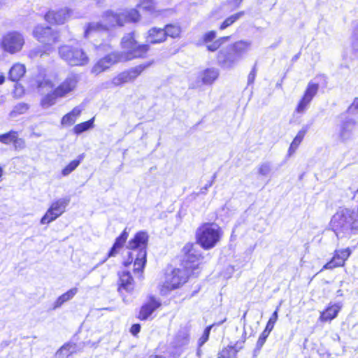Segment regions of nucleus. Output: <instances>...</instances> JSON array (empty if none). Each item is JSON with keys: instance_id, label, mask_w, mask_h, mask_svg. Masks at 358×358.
Segmentation results:
<instances>
[{"instance_id": "nucleus-50", "label": "nucleus", "mask_w": 358, "mask_h": 358, "mask_svg": "<svg viewBox=\"0 0 358 358\" xmlns=\"http://www.w3.org/2000/svg\"><path fill=\"white\" fill-rule=\"evenodd\" d=\"M351 106L354 107L355 109H358V97L354 99Z\"/></svg>"}, {"instance_id": "nucleus-14", "label": "nucleus", "mask_w": 358, "mask_h": 358, "mask_svg": "<svg viewBox=\"0 0 358 358\" xmlns=\"http://www.w3.org/2000/svg\"><path fill=\"white\" fill-rule=\"evenodd\" d=\"M70 199L67 197L58 199L54 201L41 219V224H48L61 216L65 211Z\"/></svg>"}, {"instance_id": "nucleus-28", "label": "nucleus", "mask_w": 358, "mask_h": 358, "mask_svg": "<svg viewBox=\"0 0 358 358\" xmlns=\"http://www.w3.org/2000/svg\"><path fill=\"white\" fill-rule=\"evenodd\" d=\"M121 14L124 19V25L126 23H136L141 20V17L139 11L136 8L124 10L121 12Z\"/></svg>"}, {"instance_id": "nucleus-54", "label": "nucleus", "mask_w": 358, "mask_h": 358, "mask_svg": "<svg viewBox=\"0 0 358 358\" xmlns=\"http://www.w3.org/2000/svg\"><path fill=\"white\" fill-rule=\"evenodd\" d=\"M2 176H3V169H2V168L0 166V181H1Z\"/></svg>"}, {"instance_id": "nucleus-24", "label": "nucleus", "mask_w": 358, "mask_h": 358, "mask_svg": "<svg viewBox=\"0 0 358 358\" xmlns=\"http://www.w3.org/2000/svg\"><path fill=\"white\" fill-rule=\"evenodd\" d=\"M26 73V66L24 64L17 62L10 67L8 79L13 83H18L22 80Z\"/></svg>"}, {"instance_id": "nucleus-42", "label": "nucleus", "mask_w": 358, "mask_h": 358, "mask_svg": "<svg viewBox=\"0 0 358 358\" xmlns=\"http://www.w3.org/2000/svg\"><path fill=\"white\" fill-rule=\"evenodd\" d=\"M141 324L139 323H135L131 326V327L129 329V332L134 337H137L138 334L141 331Z\"/></svg>"}, {"instance_id": "nucleus-45", "label": "nucleus", "mask_w": 358, "mask_h": 358, "mask_svg": "<svg viewBox=\"0 0 358 358\" xmlns=\"http://www.w3.org/2000/svg\"><path fill=\"white\" fill-rule=\"evenodd\" d=\"M269 166L266 164H262L259 168V173L261 175L265 176L269 172Z\"/></svg>"}, {"instance_id": "nucleus-26", "label": "nucleus", "mask_w": 358, "mask_h": 358, "mask_svg": "<svg viewBox=\"0 0 358 358\" xmlns=\"http://www.w3.org/2000/svg\"><path fill=\"white\" fill-rule=\"evenodd\" d=\"M308 127H303L300 131H298L297 134L293 139L292 142L291 143L289 148L288 149V155L291 156L293 155L297 148H299V145L303 141L306 134L308 132Z\"/></svg>"}, {"instance_id": "nucleus-47", "label": "nucleus", "mask_w": 358, "mask_h": 358, "mask_svg": "<svg viewBox=\"0 0 358 358\" xmlns=\"http://www.w3.org/2000/svg\"><path fill=\"white\" fill-rule=\"evenodd\" d=\"M278 310H279V306H278L276 308V309L272 313V315H271V317H270V318L268 319V321L275 323L277 322V320H278Z\"/></svg>"}, {"instance_id": "nucleus-32", "label": "nucleus", "mask_w": 358, "mask_h": 358, "mask_svg": "<svg viewBox=\"0 0 358 358\" xmlns=\"http://www.w3.org/2000/svg\"><path fill=\"white\" fill-rule=\"evenodd\" d=\"M356 124L355 120H348L343 122L341 126L339 137L342 141H345L350 138L351 127Z\"/></svg>"}, {"instance_id": "nucleus-56", "label": "nucleus", "mask_w": 358, "mask_h": 358, "mask_svg": "<svg viewBox=\"0 0 358 358\" xmlns=\"http://www.w3.org/2000/svg\"><path fill=\"white\" fill-rule=\"evenodd\" d=\"M180 356V354H178L176 356H173V358L178 357Z\"/></svg>"}, {"instance_id": "nucleus-15", "label": "nucleus", "mask_w": 358, "mask_h": 358, "mask_svg": "<svg viewBox=\"0 0 358 358\" xmlns=\"http://www.w3.org/2000/svg\"><path fill=\"white\" fill-rule=\"evenodd\" d=\"M351 255L352 250L350 248L335 250L330 260L322 266L320 272L345 266Z\"/></svg>"}, {"instance_id": "nucleus-40", "label": "nucleus", "mask_w": 358, "mask_h": 358, "mask_svg": "<svg viewBox=\"0 0 358 358\" xmlns=\"http://www.w3.org/2000/svg\"><path fill=\"white\" fill-rule=\"evenodd\" d=\"M243 0H227L226 6L229 12H232L238 9L242 4Z\"/></svg>"}, {"instance_id": "nucleus-51", "label": "nucleus", "mask_w": 358, "mask_h": 358, "mask_svg": "<svg viewBox=\"0 0 358 358\" xmlns=\"http://www.w3.org/2000/svg\"><path fill=\"white\" fill-rule=\"evenodd\" d=\"M147 358H166L162 355H156V354H152V355H150V356H148Z\"/></svg>"}, {"instance_id": "nucleus-5", "label": "nucleus", "mask_w": 358, "mask_h": 358, "mask_svg": "<svg viewBox=\"0 0 358 358\" xmlns=\"http://www.w3.org/2000/svg\"><path fill=\"white\" fill-rule=\"evenodd\" d=\"M223 231L218 225L213 222H203L195 232L196 243L205 250L215 248L221 241Z\"/></svg>"}, {"instance_id": "nucleus-35", "label": "nucleus", "mask_w": 358, "mask_h": 358, "mask_svg": "<svg viewBox=\"0 0 358 358\" xmlns=\"http://www.w3.org/2000/svg\"><path fill=\"white\" fill-rule=\"evenodd\" d=\"M164 31L166 33V37L168 36L176 38L180 36L181 34V28L179 25L176 24H166L164 28Z\"/></svg>"}, {"instance_id": "nucleus-4", "label": "nucleus", "mask_w": 358, "mask_h": 358, "mask_svg": "<svg viewBox=\"0 0 358 358\" xmlns=\"http://www.w3.org/2000/svg\"><path fill=\"white\" fill-rule=\"evenodd\" d=\"M103 23L89 22L85 25L83 32L85 38H90L100 33L108 31L115 27H123L124 19L121 13L106 10L102 15Z\"/></svg>"}, {"instance_id": "nucleus-20", "label": "nucleus", "mask_w": 358, "mask_h": 358, "mask_svg": "<svg viewBox=\"0 0 358 358\" xmlns=\"http://www.w3.org/2000/svg\"><path fill=\"white\" fill-rule=\"evenodd\" d=\"M129 233V229L126 227L120 234L116 237L112 247L106 255V259L112 257H115L119 253L120 250L124 247L128 239Z\"/></svg>"}, {"instance_id": "nucleus-43", "label": "nucleus", "mask_w": 358, "mask_h": 358, "mask_svg": "<svg viewBox=\"0 0 358 358\" xmlns=\"http://www.w3.org/2000/svg\"><path fill=\"white\" fill-rule=\"evenodd\" d=\"M140 1H141V5H143L146 2L150 3L148 6H144V9L150 10V11H154L155 10V4H154L152 0H140Z\"/></svg>"}, {"instance_id": "nucleus-55", "label": "nucleus", "mask_w": 358, "mask_h": 358, "mask_svg": "<svg viewBox=\"0 0 358 358\" xmlns=\"http://www.w3.org/2000/svg\"><path fill=\"white\" fill-rule=\"evenodd\" d=\"M38 87H42V83H39L38 84Z\"/></svg>"}, {"instance_id": "nucleus-25", "label": "nucleus", "mask_w": 358, "mask_h": 358, "mask_svg": "<svg viewBox=\"0 0 358 358\" xmlns=\"http://www.w3.org/2000/svg\"><path fill=\"white\" fill-rule=\"evenodd\" d=\"M81 113L82 110L79 107H74L69 113L62 117L61 124L64 127L73 125Z\"/></svg>"}, {"instance_id": "nucleus-21", "label": "nucleus", "mask_w": 358, "mask_h": 358, "mask_svg": "<svg viewBox=\"0 0 358 358\" xmlns=\"http://www.w3.org/2000/svg\"><path fill=\"white\" fill-rule=\"evenodd\" d=\"M146 40L148 42L147 44L149 45L150 48V44H158L166 41V37L164 29L157 27L150 29L147 34ZM138 43L141 44L139 42Z\"/></svg>"}, {"instance_id": "nucleus-33", "label": "nucleus", "mask_w": 358, "mask_h": 358, "mask_svg": "<svg viewBox=\"0 0 358 358\" xmlns=\"http://www.w3.org/2000/svg\"><path fill=\"white\" fill-rule=\"evenodd\" d=\"M94 117H92L87 121L77 124L73 128V134L80 135L84 131H86L94 127Z\"/></svg>"}, {"instance_id": "nucleus-52", "label": "nucleus", "mask_w": 358, "mask_h": 358, "mask_svg": "<svg viewBox=\"0 0 358 358\" xmlns=\"http://www.w3.org/2000/svg\"><path fill=\"white\" fill-rule=\"evenodd\" d=\"M5 76L3 73H1L0 74V85H2L3 84V83L5 82Z\"/></svg>"}, {"instance_id": "nucleus-38", "label": "nucleus", "mask_w": 358, "mask_h": 358, "mask_svg": "<svg viewBox=\"0 0 358 358\" xmlns=\"http://www.w3.org/2000/svg\"><path fill=\"white\" fill-rule=\"evenodd\" d=\"M310 102H311L310 99H307V98L304 97L303 96H302L295 108V112L296 113H304L306 110V109L308 108Z\"/></svg>"}, {"instance_id": "nucleus-17", "label": "nucleus", "mask_w": 358, "mask_h": 358, "mask_svg": "<svg viewBox=\"0 0 358 358\" xmlns=\"http://www.w3.org/2000/svg\"><path fill=\"white\" fill-rule=\"evenodd\" d=\"M135 289V281L129 271L117 273V290L120 294L131 293Z\"/></svg>"}, {"instance_id": "nucleus-9", "label": "nucleus", "mask_w": 358, "mask_h": 358, "mask_svg": "<svg viewBox=\"0 0 358 358\" xmlns=\"http://www.w3.org/2000/svg\"><path fill=\"white\" fill-rule=\"evenodd\" d=\"M250 47V43L246 41L240 40L231 43L227 50H221L217 55L216 59L220 66L224 67H231L238 58L246 53Z\"/></svg>"}, {"instance_id": "nucleus-22", "label": "nucleus", "mask_w": 358, "mask_h": 358, "mask_svg": "<svg viewBox=\"0 0 358 358\" xmlns=\"http://www.w3.org/2000/svg\"><path fill=\"white\" fill-rule=\"evenodd\" d=\"M219 76V71L215 68L210 67L201 71L199 74L198 79L204 85H211Z\"/></svg>"}, {"instance_id": "nucleus-8", "label": "nucleus", "mask_w": 358, "mask_h": 358, "mask_svg": "<svg viewBox=\"0 0 358 358\" xmlns=\"http://www.w3.org/2000/svg\"><path fill=\"white\" fill-rule=\"evenodd\" d=\"M78 78L76 75L67 76L52 91L47 93L41 100V105L43 107L53 106L58 99L65 97L73 92L78 85Z\"/></svg>"}, {"instance_id": "nucleus-7", "label": "nucleus", "mask_w": 358, "mask_h": 358, "mask_svg": "<svg viewBox=\"0 0 358 358\" xmlns=\"http://www.w3.org/2000/svg\"><path fill=\"white\" fill-rule=\"evenodd\" d=\"M59 55L69 66H84L90 63V57L79 44L63 45L59 48Z\"/></svg>"}, {"instance_id": "nucleus-53", "label": "nucleus", "mask_w": 358, "mask_h": 358, "mask_svg": "<svg viewBox=\"0 0 358 358\" xmlns=\"http://www.w3.org/2000/svg\"><path fill=\"white\" fill-rule=\"evenodd\" d=\"M196 355L200 357L201 355V348H198L196 349Z\"/></svg>"}, {"instance_id": "nucleus-2", "label": "nucleus", "mask_w": 358, "mask_h": 358, "mask_svg": "<svg viewBox=\"0 0 358 358\" xmlns=\"http://www.w3.org/2000/svg\"><path fill=\"white\" fill-rule=\"evenodd\" d=\"M120 47L123 52L113 51L100 58L92 67V73L97 76L117 63L143 59L149 55V45L139 44L134 31L122 37Z\"/></svg>"}, {"instance_id": "nucleus-49", "label": "nucleus", "mask_w": 358, "mask_h": 358, "mask_svg": "<svg viewBox=\"0 0 358 358\" xmlns=\"http://www.w3.org/2000/svg\"><path fill=\"white\" fill-rule=\"evenodd\" d=\"M256 69L253 68L249 74V80L253 81L256 76Z\"/></svg>"}, {"instance_id": "nucleus-34", "label": "nucleus", "mask_w": 358, "mask_h": 358, "mask_svg": "<svg viewBox=\"0 0 358 358\" xmlns=\"http://www.w3.org/2000/svg\"><path fill=\"white\" fill-rule=\"evenodd\" d=\"M83 159V156L79 155L77 159L71 161L66 166H65L62 169L61 171L62 175L63 176H66L69 175L71 173H72L74 170L76 169V168L80 165Z\"/></svg>"}, {"instance_id": "nucleus-48", "label": "nucleus", "mask_w": 358, "mask_h": 358, "mask_svg": "<svg viewBox=\"0 0 358 358\" xmlns=\"http://www.w3.org/2000/svg\"><path fill=\"white\" fill-rule=\"evenodd\" d=\"M275 324V323H274V322H271L268 321L266 324L265 329H264V331H265V332H266V333L270 334L271 331L273 329Z\"/></svg>"}, {"instance_id": "nucleus-6", "label": "nucleus", "mask_w": 358, "mask_h": 358, "mask_svg": "<svg viewBox=\"0 0 358 358\" xmlns=\"http://www.w3.org/2000/svg\"><path fill=\"white\" fill-rule=\"evenodd\" d=\"M330 227L336 234L348 229L352 234L358 232V204L357 211L345 208L335 213L331 219Z\"/></svg>"}, {"instance_id": "nucleus-41", "label": "nucleus", "mask_w": 358, "mask_h": 358, "mask_svg": "<svg viewBox=\"0 0 358 358\" xmlns=\"http://www.w3.org/2000/svg\"><path fill=\"white\" fill-rule=\"evenodd\" d=\"M29 108V106L27 104L24 103H18L15 106L14 112L16 113L22 114L25 113Z\"/></svg>"}, {"instance_id": "nucleus-10", "label": "nucleus", "mask_w": 358, "mask_h": 358, "mask_svg": "<svg viewBox=\"0 0 358 358\" xmlns=\"http://www.w3.org/2000/svg\"><path fill=\"white\" fill-rule=\"evenodd\" d=\"M34 38L41 43L46 50H51L62 41L60 31L50 26L38 24L33 30Z\"/></svg>"}, {"instance_id": "nucleus-36", "label": "nucleus", "mask_w": 358, "mask_h": 358, "mask_svg": "<svg viewBox=\"0 0 358 358\" xmlns=\"http://www.w3.org/2000/svg\"><path fill=\"white\" fill-rule=\"evenodd\" d=\"M318 90L319 85L317 83L309 82L302 96L312 101Z\"/></svg>"}, {"instance_id": "nucleus-19", "label": "nucleus", "mask_w": 358, "mask_h": 358, "mask_svg": "<svg viewBox=\"0 0 358 358\" xmlns=\"http://www.w3.org/2000/svg\"><path fill=\"white\" fill-rule=\"evenodd\" d=\"M0 142L4 145L12 144L15 150H22L26 147L25 141L15 130L0 134Z\"/></svg>"}, {"instance_id": "nucleus-12", "label": "nucleus", "mask_w": 358, "mask_h": 358, "mask_svg": "<svg viewBox=\"0 0 358 358\" xmlns=\"http://www.w3.org/2000/svg\"><path fill=\"white\" fill-rule=\"evenodd\" d=\"M152 64L153 61L148 62L126 69L114 76L111 83L114 86H122L126 83L134 82Z\"/></svg>"}, {"instance_id": "nucleus-57", "label": "nucleus", "mask_w": 358, "mask_h": 358, "mask_svg": "<svg viewBox=\"0 0 358 358\" xmlns=\"http://www.w3.org/2000/svg\"><path fill=\"white\" fill-rule=\"evenodd\" d=\"M46 83H47V84H50V83H51V81H50V80H48V81H46Z\"/></svg>"}, {"instance_id": "nucleus-1", "label": "nucleus", "mask_w": 358, "mask_h": 358, "mask_svg": "<svg viewBox=\"0 0 358 358\" xmlns=\"http://www.w3.org/2000/svg\"><path fill=\"white\" fill-rule=\"evenodd\" d=\"M181 253L180 267L173 268L170 276L160 287V292L163 294L180 288L190 277H197L201 271L204 256L194 242L186 243Z\"/></svg>"}, {"instance_id": "nucleus-31", "label": "nucleus", "mask_w": 358, "mask_h": 358, "mask_svg": "<svg viewBox=\"0 0 358 358\" xmlns=\"http://www.w3.org/2000/svg\"><path fill=\"white\" fill-rule=\"evenodd\" d=\"M238 350L236 345H228L222 348L218 352L217 358H238Z\"/></svg>"}, {"instance_id": "nucleus-46", "label": "nucleus", "mask_w": 358, "mask_h": 358, "mask_svg": "<svg viewBox=\"0 0 358 358\" xmlns=\"http://www.w3.org/2000/svg\"><path fill=\"white\" fill-rule=\"evenodd\" d=\"M175 340L177 343L182 342V341H184V343H186L189 341V335L188 334H186L185 336L177 335L175 337Z\"/></svg>"}, {"instance_id": "nucleus-18", "label": "nucleus", "mask_w": 358, "mask_h": 358, "mask_svg": "<svg viewBox=\"0 0 358 358\" xmlns=\"http://www.w3.org/2000/svg\"><path fill=\"white\" fill-rule=\"evenodd\" d=\"M217 33L214 30L206 32L201 38L202 43L206 45L207 50L211 52L217 51L224 42L229 41L230 36H222L216 38Z\"/></svg>"}, {"instance_id": "nucleus-11", "label": "nucleus", "mask_w": 358, "mask_h": 358, "mask_svg": "<svg viewBox=\"0 0 358 358\" xmlns=\"http://www.w3.org/2000/svg\"><path fill=\"white\" fill-rule=\"evenodd\" d=\"M74 15V10L69 6L50 8L43 15L45 22L50 25H63Z\"/></svg>"}, {"instance_id": "nucleus-39", "label": "nucleus", "mask_w": 358, "mask_h": 358, "mask_svg": "<svg viewBox=\"0 0 358 358\" xmlns=\"http://www.w3.org/2000/svg\"><path fill=\"white\" fill-rule=\"evenodd\" d=\"M268 336H269V334H268L264 331L261 333V334L259 335V336L258 338L257 343H256V348L254 350L255 352H257L262 349V348L266 343V341L267 338L268 337Z\"/></svg>"}, {"instance_id": "nucleus-13", "label": "nucleus", "mask_w": 358, "mask_h": 358, "mask_svg": "<svg viewBox=\"0 0 358 358\" xmlns=\"http://www.w3.org/2000/svg\"><path fill=\"white\" fill-rule=\"evenodd\" d=\"M25 43L23 35L16 31L5 34L1 41V47L5 52L14 55L22 50Z\"/></svg>"}, {"instance_id": "nucleus-58", "label": "nucleus", "mask_w": 358, "mask_h": 358, "mask_svg": "<svg viewBox=\"0 0 358 358\" xmlns=\"http://www.w3.org/2000/svg\"><path fill=\"white\" fill-rule=\"evenodd\" d=\"M222 323V322H220L219 323L217 324V325H219V324H220Z\"/></svg>"}, {"instance_id": "nucleus-27", "label": "nucleus", "mask_w": 358, "mask_h": 358, "mask_svg": "<svg viewBox=\"0 0 358 358\" xmlns=\"http://www.w3.org/2000/svg\"><path fill=\"white\" fill-rule=\"evenodd\" d=\"M78 351L76 344L71 342H67L61 346L57 351L56 355L60 357L68 358L73 354Z\"/></svg>"}, {"instance_id": "nucleus-23", "label": "nucleus", "mask_w": 358, "mask_h": 358, "mask_svg": "<svg viewBox=\"0 0 358 358\" xmlns=\"http://www.w3.org/2000/svg\"><path fill=\"white\" fill-rule=\"evenodd\" d=\"M341 309V306L337 303H329L328 306L320 313L319 320L321 322H330L335 319L339 311Z\"/></svg>"}, {"instance_id": "nucleus-29", "label": "nucleus", "mask_w": 358, "mask_h": 358, "mask_svg": "<svg viewBox=\"0 0 358 358\" xmlns=\"http://www.w3.org/2000/svg\"><path fill=\"white\" fill-rule=\"evenodd\" d=\"M245 15L244 10H240L234 14L226 17L223 22L220 24L219 29L224 30L234 24L237 20Z\"/></svg>"}, {"instance_id": "nucleus-3", "label": "nucleus", "mask_w": 358, "mask_h": 358, "mask_svg": "<svg viewBox=\"0 0 358 358\" xmlns=\"http://www.w3.org/2000/svg\"><path fill=\"white\" fill-rule=\"evenodd\" d=\"M148 240L149 236L147 232L143 231L136 232L127 243V248L129 252L127 257L122 262V265L125 267L133 264V272L138 274L141 278L143 276L147 263Z\"/></svg>"}, {"instance_id": "nucleus-37", "label": "nucleus", "mask_w": 358, "mask_h": 358, "mask_svg": "<svg viewBox=\"0 0 358 358\" xmlns=\"http://www.w3.org/2000/svg\"><path fill=\"white\" fill-rule=\"evenodd\" d=\"M215 324H212L210 325L207 326L201 335V336L199 338L197 345L198 348H201V347L208 341L210 330L212 329L213 327L215 326Z\"/></svg>"}, {"instance_id": "nucleus-30", "label": "nucleus", "mask_w": 358, "mask_h": 358, "mask_svg": "<svg viewBox=\"0 0 358 358\" xmlns=\"http://www.w3.org/2000/svg\"><path fill=\"white\" fill-rule=\"evenodd\" d=\"M78 289L76 287L71 288L67 292L60 295L55 301L53 308L56 309L60 307L63 303L71 299L77 293Z\"/></svg>"}, {"instance_id": "nucleus-16", "label": "nucleus", "mask_w": 358, "mask_h": 358, "mask_svg": "<svg viewBox=\"0 0 358 358\" xmlns=\"http://www.w3.org/2000/svg\"><path fill=\"white\" fill-rule=\"evenodd\" d=\"M162 306L161 301L155 296L150 295L147 301L140 307L136 318L141 321H145L151 317L152 313Z\"/></svg>"}, {"instance_id": "nucleus-44", "label": "nucleus", "mask_w": 358, "mask_h": 358, "mask_svg": "<svg viewBox=\"0 0 358 358\" xmlns=\"http://www.w3.org/2000/svg\"><path fill=\"white\" fill-rule=\"evenodd\" d=\"M45 54V52L44 50H42L41 49H38V50H31L30 52H29V57L33 58V57H43L44 55Z\"/></svg>"}]
</instances>
